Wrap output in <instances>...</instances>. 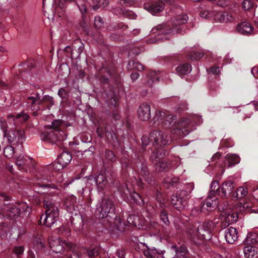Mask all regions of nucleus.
Here are the masks:
<instances>
[{
    "mask_svg": "<svg viewBox=\"0 0 258 258\" xmlns=\"http://www.w3.org/2000/svg\"><path fill=\"white\" fill-rule=\"evenodd\" d=\"M44 207L46 209L45 214L41 216L39 222L40 224L50 227L58 219L59 210L56 203L47 197L44 200Z\"/></svg>",
    "mask_w": 258,
    "mask_h": 258,
    "instance_id": "1",
    "label": "nucleus"
},
{
    "mask_svg": "<svg viewBox=\"0 0 258 258\" xmlns=\"http://www.w3.org/2000/svg\"><path fill=\"white\" fill-rule=\"evenodd\" d=\"M215 227V225L212 221H208L200 225L197 229L191 230L189 233L193 239L197 237L201 239L208 240Z\"/></svg>",
    "mask_w": 258,
    "mask_h": 258,
    "instance_id": "2",
    "label": "nucleus"
},
{
    "mask_svg": "<svg viewBox=\"0 0 258 258\" xmlns=\"http://www.w3.org/2000/svg\"><path fill=\"white\" fill-rule=\"evenodd\" d=\"M190 191L182 190L171 198V203L173 206L178 210L183 209L187 205Z\"/></svg>",
    "mask_w": 258,
    "mask_h": 258,
    "instance_id": "3",
    "label": "nucleus"
},
{
    "mask_svg": "<svg viewBox=\"0 0 258 258\" xmlns=\"http://www.w3.org/2000/svg\"><path fill=\"white\" fill-rule=\"evenodd\" d=\"M224 214L222 215L221 226L223 228H226L230 224L236 222L238 220V216L237 212L231 209V207H226L223 209Z\"/></svg>",
    "mask_w": 258,
    "mask_h": 258,
    "instance_id": "4",
    "label": "nucleus"
},
{
    "mask_svg": "<svg viewBox=\"0 0 258 258\" xmlns=\"http://www.w3.org/2000/svg\"><path fill=\"white\" fill-rule=\"evenodd\" d=\"M48 242L52 251L55 253H59L63 250L65 247L72 248V244L62 241L57 237H51L48 239Z\"/></svg>",
    "mask_w": 258,
    "mask_h": 258,
    "instance_id": "5",
    "label": "nucleus"
},
{
    "mask_svg": "<svg viewBox=\"0 0 258 258\" xmlns=\"http://www.w3.org/2000/svg\"><path fill=\"white\" fill-rule=\"evenodd\" d=\"M149 139L154 146L162 147L168 144L169 138L163 132L154 131L149 136Z\"/></svg>",
    "mask_w": 258,
    "mask_h": 258,
    "instance_id": "6",
    "label": "nucleus"
},
{
    "mask_svg": "<svg viewBox=\"0 0 258 258\" xmlns=\"http://www.w3.org/2000/svg\"><path fill=\"white\" fill-rule=\"evenodd\" d=\"M113 207L112 202L106 199H103L100 206L96 209L95 215L98 219L106 218Z\"/></svg>",
    "mask_w": 258,
    "mask_h": 258,
    "instance_id": "7",
    "label": "nucleus"
},
{
    "mask_svg": "<svg viewBox=\"0 0 258 258\" xmlns=\"http://www.w3.org/2000/svg\"><path fill=\"white\" fill-rule=\"evenodd\" d=\"M2 130L4 133V137L6 138L9 143L18 141L22 143L25 137L24 131L22 130H5V128L2 125Z\"/></svg>",
    "mask_w": 258,
    "mask_h": 258,
    "instance_id": "8",
    "label": "nucleus"
},
{
    "mask_svg": "<svg viewBox=\"0 0 258 258\" xmlns=\"http://www.w3.org/2000/svg\"><path fill=\"white\" fill-rule=\"evenodd\" d=\"M108 175L103 174H99L96 177L90 176L88 179V183L93 184L95 182L98 190H103L108 185Z\"/></svg>",
    "mask_w": 258,
    "mask_h": 258,
    "instance_id": "9",
    "label": "nucleus"
},
{
    "mask_svg": "<svg viewBox=\"0 0 258 258\" xmlns=\"http://www.w3.org/2000/svg\"><path fill=\"white\" fill-rule=\"evenodd\" d=\"M41 138L42 140L48 141L52 143H55L57 141H62L65 139L64 134L62 132L56 130L46 132L41 134Z\"/></svg>",
    "mask_w": 258,
    "mask_h": 258,
    "instance_id": "10",
    "label": "nucleus"
},
{
    "mask_svg": "<svg viewBox=\"0 0 258 258\" xmlns=\"http://www.w3.org/2000/svg\"><path fill=\"white\" fill-rule=\"evenodd\" d=\"M16 163L20 170L25 172L27 171L29 168L33 167L35 165V162L31 158L22 155L18 157Z\"/></svg>",
    "mask_w": 258,
    "mask_h": 258,
    "instance_id": "11",
    "label": "nucleus"
},
{
    "mask_svg": "<svg viewBox=\"0 0 258 258\" xmlns=\"http://www.w3.org/2000/svg\"><path fill=\"white\" fill-rule=\"evenodd\" d=\"M72 155L70 153L64 152H62L57 158V162L55 163L53 167L56 170H59L68 165L71 160Z\"/></svg>",
    "mask_w": 258,
    "mask_h": 258,
    "instance_id": "12",
    "label": "nucleus"
},
{
    "mask_svg": "<svg viewBox=\"0 0 258 258\" xmlns=\"http://www.w3.org/2000/svg\"><path fill=\"white\" fill-rule=\"evenodd\" d=\"M235 186L234 181L232 180L225 181L221 184L219 194L222 198H227L232 193Z\"/></svg>",
    "mask_w": 258,
    "mask_h": 258,
    "instance_id": "13",
    "label": "nucleus"
},
{
    "mask_svg": "<svg viewBox=\"0 0 258 258\" xmlns=\"http://www.w3.org/2000/svg\"><path fill=\"white\" fill-rule=\"evenodd\" d=\"M152 31L153 33L158 32V34H163L166 36L174 34L175 32L176 33H180L181 32V29L180 27L177 29L175 28H169L166 24H163L159 25L157 27L153 28Z\"/></svg>",
    "mask_w": 258,
    "mask_h": 258,
    "instance_id": "14",
    "label": "nucleus"
},
{
    "mask_svg": "<svg viewBox=\"0 0 258 258\" xmlns=\"http://www.w3.org/2000/svg\"><path fill=\"white\" fill-rule=\"evenodd\" d=\"M236 31L239 34L244 35L254 34L253 27L250 23L246 21L238 23L236 26Z\"/></svg>",
    "mask_w": 258,
    "mask_h": 258,
    "instance_id": "15",
    "label": "nucleus"
},
{
    "mask_svg": "<svg viewBox=\"0 0 258 258\" xmlns=\"http://www.w3.org/2000/svg\"><path fill=\"white\" fill-rule=\"evenodd\" d=\"M144 7L145 9L152 14H154L159 13L163 9L164 4L162 1H151L150 3L145 4Z\"/></svg>",
    "mask_w": 258,
    "mask_h": 258,
    "instance_id": "16",
    "label": "nucleus"
},
{
    "mask_svg": "<svg viewBox=\"0 0 258 258\" xmlns=\"http://www.w3.org/2000/svg\"><path fill=\"white\" fill-rule=\"evenodd\" d=\"M138 116L143 121L148 120L151 117V108L148 103H143L138 110Z\"/></svg>",
    "mask_w": 258,
    "mask_h": 258,
    "instance_id": "17",
    "label": "nucleus"
},
{
    "mask_svg": "<svg viewBox=\"0 0 258 258\" xmlns=\"http://www.w3.org/2000/svg\"><path fill=\"white\" fill-rule=\"evenodd\" d=\"M238 238L237 230L232 227H230L225 231V238L226 242L230 244H233Z\"/></svg>",
    "mask_w": 258,
    "mask_h": 258,
    "instance_id": "18",
    "label": "nucleus"
},
{
    "mask_svg": "<svg viewBox=\"0 0 258 258\" xmlns=\"http://www.w3.org/2000/svg\"><path fill=\"white\" fill-rule=\"evenodd\" d=\"M215 19L221 23H227L232 22L234 20V18L230 14L223 13L217 14Z\"/></svg>",
    "mask_w": 258,
    "mask_h": 258,
    "instance_id": "19",
    "label": "nucleus"
},
{
    "mask_svg": "<svg viewBox=\"0 0 258 258\" xmlns=\"http://www.w3.org/2000/svg\"><path fill=\"white\" fill-rule=\"evenodd\" d=\"M191 71V66L188 63L182 64L176 68V73L179 76L187 75Z\"/></svg>",
    "mask_w": 258,
    "mask_h": 258,
    "instance_id": "20",
    "label": "nucleus"
},
{
    "mask_svg": "<svg viewBox=\"0 0 258 258\" xmlns=\"http://www.w3.org/2000/svg\"><path fill=\"white\" fill-rule=\"evenodd\" d=\"M76 201V198L74 196L68 197L64 201V205L67 211L72 212L74 210V205Z\"/></svg>",
    "mask_w": 258,
    "mask_h": 258,
    "instance_id": "21",
    "label": "nucleus"
},
{
    "mask_svg": "<svg viewBox=\"0 0 258 258\" xmlns=\"http://www.w3.org/2000/svg\"><path fill=\"white\" fill-rule=\"evenodd\" d=\"M225 158L228 161V167H230L240 161L239 156L236 154H228L226 155Z\"/></svg>",
    "mask_w": 258,
    "mask_h": 258,
    "instance_id": "22",
    "label": "nucleus"
},
{
    "mask_svg": "<svg viewBox=\"0 0 258 258\" xmlns=\"http://www.w3.org/2000/svg\"><path fill=\"white\" fill-rule=\"evenodd\" d=\"M243 251L245 258H255L257 255L255 248L251 246L245 247Z\"/></svg>",
    "mask_w": 258,
    "mask_h": 258,
    "instance_id": "23",
    "label": "nucleus"
},
{
    "mask_svg": "<svg viewBox=\"0 0 258 258\" xmlns=\"http://www.w3.org/2000/svg\"><path fill=\"white\" fill-rule=\"evenodd\" d=\"M188 20V16L185 14H181L176 16L172 20L173 24L180 25L185 24Z\"/></svg>",
    "mask_w": 258,
    "mask_h": 258,
    "instance_id": "24",
    "label": "nucleus"
},
{
    "mask_svg": "<svg viewBox=\"0 0 258 258\" xmlns=\"http://www.w3.org/2000/svg\"><path fill=\"white\" fill-rule=\"evenodd\" d=\"M247 244H255L258 243V233L255 232L249 233L245 239Z\"/></svg>",
    "mask_w": 258,
    "mask_h": 258,
    "instance_id": "25",
    "label": "nucleus"
},
{
    "mask_svg": "<svg viewBox=\"0 0 258 258\" xmlns=\"http://www.w3.org/2000/svg\"><path fill=\"white\" fill-rule=\"evenodd\" d=\"M8 118L9 119L12 118L16 121L23 122L28 119L29 115L26 113L22 112L21 113L18 114L15 117L13 115H9L8 116Z\"/></svg>",
    "mask_w": 258,
    "mask_h": 258,
    "instance_id": "26",
    "label": "nucleus"
},
{
    "mask_svg": "<svg viewBox=\"0 0 258 258\" xmlns=\"http://www.w3.org/2000/svg\"><path fill=\"white\" fill-rule=\"evenodd\" d=\"M174 116L171 114L166 116L165 118L163 119L162 126L166 128H170L173 126L174 124L173 122L174 120Z\"/></svg>",
    "mask_w": 258,
    "mask_h": 258,
    "instance_id": "27",
    "label": "nucleus"
},
{
    "mask_svg": "<svg viewBox=\"0 0 258 258\" xmlns=\"http://www.w3.org/2000/svg\"><path fill=\"white\" fill-rule=\"evenodd\" d=\"M248 192L247 188L240 187L238 188L236 191L233 194L232 197L234 198H241L246 196Z\"/></svg>",
    "mask_w": 258,
    "mask_h": 258,
    "instance_id": "28",
    "label": "nucleus"
},
{
    "mask_svg": "<svg viewBox=\"0 0 258 258\" xmlns=\"http://www.w3.org/2000/svg\"><path fill=\"white\" fill-rule=\"evenodd\" d=\"M218 202L216 200H212L211 199L208 198L203 207L207 208V210H212L216 206H217Z\"/></svg>",
    "mask_w": 258,
    "mask_h": 258,
    "instance_id": "29",
    "label": "nucleus"
},
{
    "mask_svg": "<svg viewBox=\"0 0 258 258\" xmlns=\"http://www.w3.org/2000/svg\"><path fill=\"white\" fill-rule=\"evenodd\" d=\"M127 68L129 70H136L141 71L144 70V66L138 61H131L128 63Z\"/></svg>",
    "mask_w": 258,
    "mask_h": 258,
    "instance_id": "30",
    "label": "nucleus"
},
{
    "mask_svg": "<svg viewBox=\"0 0 258 258\" xmlns=\"http://www.w3.org/2000/svg\"><path fill=\"white\" fill-rule=\"evenodd\" d=\"M144 253L148 258H155L158 255L157 250L155 248H150L148 247L144 250Z\"/></svg>",
    "mask_w": 258,
    "mask_h": 258,
    "instance_id": "31",
    "label": "nucleus"
},
{
    "mask_svg": "<svg viewBox=\"0 0 258 258\" xmlns=\"http://www.w3.org/2000/svg\"><path fill=\"white\" fill-rule=\"evenodd\" d=\"M20 214H21L19 212V210H18L16 205L11 207V208L9 209L8 214V216L11 218H15Z\"/></svg>",
    "mask_w": 258,
    "mask_h": 258,
    "instance_id": "32",
    "label": "nucleus"
},
{
    "mask_svg": "<svg viewBox=\"0 0 258 258\" xmlns=\"http://www.w3.org/2000/svg\"><path fill=\"white\" fill-rule=\"evenodd\" d=\"M63 181V179L60 176V180H58L57 182L59 183L57 185H55L54 184H41L40 185V187H50L51 188L56 189L57 190H60L61 188L63 187L62 185L61 184Z\"/></svg>",
    "mask_w": 258,
    "mask_h": 258,
    "instance_id": "33",
    "label": "nucleus"
},
{
    "mask_svg": "<svg viewBox=\"0 0 258 258\" xmlns=\"http://www.w3.org/2000/svg\"><path fill=\"white\" fill-rule=\"evenodd\" d=\"M64 1H53L52 5V10L59 13V10H62L64 7Z\"/></svg>",
    "mask_w": 258,
    "mask_h": 258,
    "instance_id": "34",
    "label": "nucleus"
},
{
    "mask_svg": "<svg viewBox=\"0 0 258 258\" xmlns=\"http://www.w3.org/2000/svg\"><path fill=\"white\" fill-rule=\"evenodd\" d=\"M4 154L5 156L8 158L13 157L14 155V149L13 147L11 146H7L4 149Z\"/></svg>",
    "mask_w": 258,
    "mask_h": 258,
    "instance_id": "35",
    "label": "nucleus"
},
{
    "mask_svg": "<svg viewBox=\"0 0 258 258\" xmlns=\"http://www.w3.org/2000/svg\"><path fill=\"white\" fill-rule=\"evenodd\" d=\"M241 6L244 11H250L254 7V4L253 1H243Z\"/></svg>",
    "mask_w": 258,
    "mask_h": 258,
    "instance_id": "36",
    "label": "nucleus"
},
{
    "mask_svg": "<svg viewBox=\"0 0 258 258\" xmlns=\"http://www.w3.org/2000/svg\"><path fill=\"white\" fill-rule=\"evenodd\" d=\"M114 224L115 225L116 229L119 231H122L125 226V223L122 221L120 218L116 217L114 221Z\"/></svg>",
    "mask_w": 258,
    "mask_h": 258,
    "instance_id": "37",
    "label": "nucleus"
},
{
    "mask_svg": "<svg viewBox=\"0 0 258 258\" xmlns=\"http://www.w3.org/2000/svg\"><path fill=\"white\" fill-rule=\"evenodd\" d=\"M131 198L133 202L141 204L143 203V201L140 196L137 192H133L131 194Z\"/></svg>",
    "mask_w": 258,
    "mask_h": 258,
    "instance_id": "38",
    "label": "nucleus"
},
{
    "mask_svg": "<svg viewBox=\"0 0 258 258\" xmlns=\"http://www.w3.org/2000/svg\"><path fill=\"white\" fill-rule=\"evenodd\" d=\"M20 214L29 211V207L26 203H21L16 205Z\"/></svg>",
    "mask_w": 258,
    "mask_h": 258,
    "instance_id": "39",
    "label": "nucleus"
},
{
    "mask_svg": "<svg viewBox=\"0 0 258 258\" xmlns=\"http://www.w3.org/2000/svg\"><path fill=\"white\" fill-rule=\"evenodd\" d=\"M94 2L95 3L92 6V9L94 11H96L100 8H104L108 4V3H106V1H105V5L103 2H102V1H95Z\"/></svg>",
    "mask_w": 258,
    "mask_h": 258,
    "instance_id": "40",
    "label": "nucleus"
},
{
    "mask_svg": "<svg viewBox=\"0 0 258 258\" xmlns=\"http://www.w3.org/2000/svg\"><path fill=\"white\" fill-rule=\"evenodd\" d=\"M252 204L251 203L245 202L243 203L242 207H240L241 211H245L247 212H251L252 210H251Z\"/></svg>",
    "mask_w": 258,
    "mask_h": 258,
    "instance_id": "41",
    "label": "nucleus"
},
{
    "mask_svg": "<svg viewBox=\"0 0 258 258\" xmlns=\"http://www.w3.org/2000/svg\"><path fill=\"white\" fill-rule=\"evenodd\" d=\"M204 56L202 51L194 52L192 54L189 55V58L191 59H198Z\"/></svg>",
    "mask_w": 258,
    "mask_h": 258,
    "instance_id": "42",
    "label": "nucleus"
},
{
    "mask_svg": "<svg viewBox=\"0 0 258 258\" xmlns=\"http://www.w3.org/2000/svg\"><path fill=\"white\" fill-rule=\"evenodd\" d=\"M79 3L77 5L81 11V13L84 15L86 12V1H79Z\"/></svg>",
    "mask_w": 258,
    "mask_h": 258,
    "instance_id": "43",
    "label": "nucleus"
},
{
    "mask_svg": "<svg viewBox=\"0 0 258 258\" xmlns=\"http://www.w3.org/2000/svg\"><path fill=\"white\" fill-rule=\"evenodd\" d=\"M106 158L111 162H114L116 160V158L113 153L110 150H107L105 152Z\"/></svg>",
    "mask_w": 258,
    "mask_h": 258,
    "instance_id": "44",
    "label": "nucleus"
},
{
    "mask_svg": "<svg viewBox=\"0 0 258 258\" xmlns=\"http://www.w3.org/2000/svg\"><path fill=\"white\" fill-rule=\"evenodd\" d=\"M24 248L23 246H16L13 248V251L16 255H19L23 253Z\"/></svg>",
    "mask_w": 258,
    "mask_h": 258,
    "instance_id": "45",
    "label": "nucleus"
},
{
    "mask_svg": "<svg viewBox=\"0 0 258 258\" xmlns=\"http://www.w3.org/2000/svg\"><path fill=\"white\" fill-rule=\"evenodd\" d=\"M161 220L165 224H167L169 223V221L167 216V213L165 211H161L160 215Z\"/></svg>",
    "mask_w": 258,
    "mask_h": 258,
    "instance_id": "46",
    "label": "nucleus"
},
{
    "mask_svg": "<svg viewBox=\"0 0 258 258\" xmlns=\"http://www.w3.org/2000/svg\"><path fill=\"white\" fill-rule=\"evenodd\" d=\"M103 25L102 19L100 17H97L95 18L94 25L97 28H100Z\"/></svg>",
    "mask_w": 258,
    "mask_h": 258,
    "instance_id": "47",
    "label": "nucleus"
},
{
    "mask_svg": "<svg viewBox=\"0 0 258 258\" xmlns=\"http://www.w3.org/2000/svg\"><path fill=\"white\" fill-rule=\"evenodd\" d=\"M87 255L90 257H93L97 256L98 253V249L97 248H94L92 249H90L87 251Z\"/></svg>",
    "mask_w": 258,
    "mask_h": 258,
    "instance_id": "48",
    "label": "nucleus"
},
{
    "mask_svg": "<svg viewBox=\"0 0 258 258\" xmlns=\"http://www.w3.org/2000/svg\"><path fill=\"white\" fill-rule=\"evenodd\" d=\"M171 250L178 254L179 252L181 253H185L186 251V248L185 246H181L179 249H177V247L175 246H173L171 247Z\"/></svg>",
    "mask_w": 258,
    "mask_h": 258,
    "instance_id": "49",
    "label": "nucleus"
},
{
    "mask_svg": "<svg viewBox=\"0 0 258 258\" xmlns=\"http://www.w3.org/2000/svg\"><path fill=\"white\" fill-rule=\"evenodd\" d=\"M61 122L60 120H55L52 122L50 128L56 130L60 125Z\"/></svg>",
    "mask_w": 258,
    "mask_h": 258,
    "instance_id": "50",
    "label": "nucleus"
},
{
    "mask_svg": "<svg viewBox=\"0 0 258 258\" xmlns=\"http://www.w3.org/2000/svg\"><path fill=\"white\" fill-rule=\"evenodd\" d=\"M40 99V97L37 96V97H29L27 98L28 103H31V104H34L35 102H37V100H39Z\"/></svg>",
    "mask_w": 258,
    "mask_h": 258,
    "instance_id": "51",
    "label": "nucleus"
},
{
    "mask_svg": "<svg viewBox=\"0 0 258 258\" xmlns=\"http://www.w3.org/2000/svg\"><path fill=\"white\" fill-rule=\"evenodd\" d=\"M210 72L213 74L218 75L220 73V70L218 67L213 66L210 69Z\"/></svg>",
    "mask_w": 258,
    "mask_h": 258,
    "instance_id": "52",
    "label": "nucleus"
},
{
    "mask_svg": "<svg viewBox=\"0 0 258 258\" xmlns=\"http://www.w3.org/2000/svg\"><path fill=\"white\" fill-rule=\"evenodd\" d=\"M218 182L217 181H214L211 184V190H217L218 189Z\"/></svg>",
    "mask_w": 258,
    "mask_h": 258,
    "instance_id": "53",
    "label": "nucleus"
},
{
    "mask_svg": "<svg viewBox=\"0 0 258 258\" xmlns=\"http://www.w3.org/2000/svg\"><path fill=\"white\" fill-rule=\"evenodd\" d=\"M78 43H80L81 44L79 46V47H78V53L80 55L81 54V53L83 51V48H84V46H83V44L81 42L80 40H77L75 42V45H76L78 44Z\"/></svg>",
    "mask_w": 258,
    "mask_h": 258,
    "instance_id": "54",
    "label": "nucleus"
},
{
    "mask_svg": "<svg viewBox=\"0 0 258 258\" xmlns=\"http://www.w3.org/2000/svg\"><path fill=\"white\" fill-rule=\"evenodd\" d=\"M137 217L136 216H131L128 217L127 218V221L129 223L133 224L135 226H136V223L134 222V220L132 221V220H134Z\"/></svg>",
    "mask_w": 258,
    "mask_h": 258,
    "instance_id": "55",
    "label": "nucleus"
},
{
    "mask_svg": "<svg viewBox=\"0 0 258 258\" xmlns=\"http://www.w3.org/2000/svg\"><path fill=\"white\" fill-rule=\"evenodd\" d=\"M139 73H133L132 74H131V78L132 79V80L134 81L137 80L138 79V78H139Z\"/></svg>",
    "mask_w": 258,
    "mask_h": 258,
    "instance_id": "56",
    "label": "nucleus"
},
{
    "mask_svg": "<svg viewBox=\"0 0 258 258\" xmlns=\"http://www.w3.org/2000/svg\"><path fill=\"white\" fill-rule=\"evenodd\" d=\"M209 12L208 11H204L203 12H201V16L202 17V18H208L210 17L209 16Z\"/></svg>",
    "mask_w": 258,
    "mask_h": 258,
    "instance_id": "57",
    "label": "nucleus"
},
{
    "mask_svg": "<svg viewBox=\"0 0 258 258\" xmlns=\"http://www.w3.org/2000/svg\"><path fill=\"white\" fill-rule=\"evenodd\" d=\"M221 154L219 152H217L215 153L212 157V160H216V159H219L221 156Z\"/></svg>",
    "mask_w": 258,
    "mask_h": 258,
    "instance_id": "58",
    "label": "nucleus"
},
{
    "mask_svg": "<svg viewBox=\"0 0 258 258\" xmlns=\"http://www.w3.org/2000/svg\"><path fill=\"white\" fill-rule=\"evenodd\" d=\"M66 93V91L65 90L62 89V88H60L58 91V95H59V97L62 98L63 97V95Z\"/></svg>",
    "mask_w": 258,
    "mask_h": 258,
    "instance_id": "59",
    "label": "nucleus"
},
{
    "mask_svg": "<svg viewBox=\"0 0 258 258\" xmlns=\"http://www.w3.org/2000/svg\"><path fill=\"white\" fill-rule=\"evenodd\" d=\"M215 191L216 190H211L209 191L208 198L212 199L214 197V195L215 194Z\"/></svg>",
    "mask_w": 258,
    "mask_h": 258,
    "instance_id": "60",
    "label": "nucleus"
},
{
    "mask_svg": "<svg viewBox=\"0 0 258 258\" xmlns=\"http://www.w3.org/2000/svg\"><path fill=\"white\" fill-rule=\"evenodd\" d=\"M226 2V1H218L217 5L221 7H224L227 5Z\"/></svg>",
    "mask_w": 258,
    "mask_h": 258,
    "instance_id": "61",
    "label": "nucleus"
},
{
    "mask_svg": "<svg viewBox=\"0 0 258 258\" xmlns=\"http://www.w3.org/2000/svg\"><path fill=\"white\" fill-rule=\"evenodd\" d=\"M251 72L253 74L256 73L258 75V67L253 68Z\"/></svg>",
    "mask_w": 258,
    "mask_h": 258,
    "instance_id": "62",
    "label": "nucleus"
},
{
    "mask_svg": "<svg viewBox=\"0 0 258 258\" xmlns=\"http://www.w3.org/2000/svg\"><path fill=\"white\" fill-rule=\"evenodd\" d=\"M0 198L1 199H3V200H5L6 199V194L4 192H0Z\"/></svg>",
    "mask_w": 258,
    "mask_h": 258,
    "instance_id": "63",
    "label": "nucleus"
},
{
    "mask_svg": "<svg viewBox=\"0 0 258 258\" xmlns=\"http://www.w3.org/2000/svg\"><path fill=\"white\" fill-rule=\"evenodd\" d=\"M255 110L258 111V102L253 104Z\"/></svg>",
    "mask_w": 258,
    "mask_h": 258,
    "instance_id": "64",
    "label": "nucleus"
}]
</instances>
